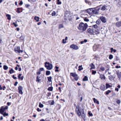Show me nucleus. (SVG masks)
Returning a JSON list of instances; mask_svg holds the SVG:
<instances>
[{
  "label": "nucleus",
  "instance_id": "a19ab883",
  "mask_svg": "<svg viewBox=\"0 0 121 121\" xmlns=\"http://www.w3.org/2000/svg\"><path fill=\"white\" fill-rule=\"evenodd\" d=\"M57 3L58 4H61V2L60 1V0H57Z\"/></svg>",
  "mask_w": 121,
  "mask_h": 121
},
{
  "label": "nucleus",
  "instance_id": "c9c22d12",
  "mask_svg": "<svg viewBox=\"0 0 121 121\" xmlns=\"http://www.w3.org/2000/svg\"><path fill=\"white\" fill-rule=\"evenodd\" d=\"M50 74V72L49 71H46V75H48Z\"/></svg>",
  "mask_w": 121,
  "mask_h": 121
},
{
  "label": "nucleus",
  "instance_id": "0eeeda50",
  "mask_svg": "<svg viewBox=\"0 0 121 121\" xmlns=\"http://www.w3.org/2000/svg\"><path fill=\"white\" fill-rule=\"evenodd\" d=\"M23 90V87L21 86H19L18 88V92L21 94H22L23 93L22 90Z\"/></svg>",
  "mask_w": 121,
  "mask_h": 121
},
{
  "label": "nucleus",
  "instance_id": "680f3d73",
  "mask_svg": "<svg viewBox=\"0 0 121 121\" xmlns=\"http://www.w3.org/2000/svg\"><path fill=\"white\" fill-rule=\"evenodd\" d=\"M12 77L14 79H17V78L16 77H15L14 75H13Z\"/></svg>",
  "mask_w": 121,
  "mask_h": 121
},
{
  "label": "nucleus",
  "instance_id": "473e14b6",
  "mask_svg": "<svg viewBox=\"0 0 121 121\" xmlns=\"http://www.w3.org/2000/svg\"><path fill=\"white\" fill-rule=\"evenodd\" d=\"M3 114H1L2 115H3V116H4V117H5L6 116H7L8 115V114L7 113H6L5 112H3Z\"/></svg>",
  "mask_w": 121,
  "mask_h": 121
},
{
  "label": "nucleus",
  "instance_id": "69168bd1",
  "mask_svg": "<svg viewBox=\"0 0 121 121\" xmlns=\"http://www.w3.org/2000/svg\"><path fill=\"white\" fill-rule=\"evenodd\" d=\"M18 82H16L14 83V85L15 86H16L17 85V84H18Z\"/></svg>",
  "mask_w": 121,
  "mask_h": 121
},
{
  "label": "nucleus",
  "instance_id": "f3484780",
  "mask_svg": "<svg viewBox=\"0 0 121 121\" xmlns=\"http://www.w3.org/2000/svg\"><path fill=\"white\" fill-rule=\"evenodd\" d=\"M100 88L101 90L104 91L105 88V86L104 85H101L100 86Z\"/></svg>",
  "mask_w": 121,
  "mask_h": 121
},
{
  "label": "nucleus",
  "instance_id": "6ab92c4d",
  "mask_svg": "<svg viewBox=\"0 0 121 121\" xmlns=\"http://www.w3.org/2000/svg\"><path fill=\"white\" fill-rule=\"evenodd\" d=\"M93 100L94 103H96L97 104H99V101L96 99L95 98H93Z\"/></svg>",
  "mask_w": 121,
  "mask_h": 121
},
{
  "label": "nucleus",
  "instance_id": "13d9d810",
  "mask_svg": "<svg viewBox=\"0 0 121 121\" xmlns=\"http://www.w3.org/2000/svg\"><path fill=\"white\" fill-rule=\"evenodd\" d=\"M53 16H57V14L55 11H53Z\"/></svg>",
  "mask_w": 121,
  "mask_h": 121
},
{
  "label": "nucleus",
  "instance_id": "72a5a7b5",
  "mask_svg": "<svg viewBox=\"0 0 121 121\" xmlns=\"http://www.w3.org/2000/svg\"><path fill=\"white\" fill-rule=\"evenodd\" d=\"M8 68V67L6 65H4L3 66V69L5 70H7Z\"/></svg>",
  "mask_w": 121,
  "mask_h": 121
},
{
  "label": "nucleus",
  "instance_id": "09e8293b",
  "mask_svg": "<svg viewBox=\"0 0 121 121\" xmlns=\"http://www.w3.org/2000/svg\"><path fill=\"white\" fill-rule=\"evenodd\" d=\"M21 75H22V74L21 73H20L18 74V79H20L21 77Z\"/></svg>",
  "mask_w": 121,
  "mask_h": 121
},
{
  "label": "nucleus",
  "instance_id": "bf43d9fd",
  "mask_svg": "<svg viewBox=\"0 0 121 121\" xmlns=\"http://www.w3.org/2000/svg\"><path fill=\"white\" fill-rule=\"evenodd\" d=\"M23 4V2L22 0L20 1L19 3V4L20 5H22V4Z\"/></svg>",
  "mask_w": 121,
  "mask_h": 121
},
{
  "label": "nucleus",
  "instance_id": "052dcab7",
  "mask_svg": "<svg viewBox=\"0 0 121 121\" xmlns=\"http://www.w3.org/2000/svg\"><path fill=\"white\" fill-rule=\"evenodd\" d=\"M74 79L75 80H76V81H77L78 79V78L77 77H74Z\"/></svg>",
  "mask_w": 121,
  "mask_h": 121
},
{
  "label": "nucleus",
  "instance_id": "9b49d317",
  "mask_svg": "<svg viewBox=\"0 0 121 121\" xmlns=\"http://www.w3.org/2000/svg\"><path fill=\"white\" fill-rule=\"evenodd\" d=\"M92 29L91 28H89L87 30V31L88 32L91 34L93 33V27H92Z\"/></svg>",
  "mask_w": 121,
  "mask_h": 121
},
{
  "label": "nucleus",
  "instance_id": "9d476101",
  "mask_svg": "<svg viewBox=\"0 0 121 121\" xmlns=\"http://www.w3.org/2000/svg\"><path fill=\"white\" fill-rule=\"evenodd\" d=\"M70 15V12L69 11H67L65 12V16L66 17H69Z\"/></svg>",
  "mask_w": 121,
  "mask_h": 121
},
{
  "label": "nucleus",
  "instance_id": "aec40b11",
  "mask_svg": "<svg viewBox=\"0 0 121 121\" xmlns=\"http://www.w3.org/2000/svg\"><path fill=\"white\" fill-rule=\"evenodd\" d=\"M39 17H38L35 16L34 17V19L36 21V22H38L39 21Z\"/></svg>",
  "mask_w": 121,
  "mask_h": 121
},
{
  "label": "nucleus",
  "instance_id": "79ce46f5",
  "mask_svg": "<svg viewBox=\"0 0 121 121\" xmlns=\"http://www.w3.org/2000/svg\"><path fill=\"white\" fill-rule=\"evenodd\" d=\"M84 21L86 22H88L89 21V20L86 17L84 18Z\"/></svg>",
  "mask_w": 121,
  "mask_h": 121
},
{
  "label": "nucleus",
  "instance_id": "b1692460",
  "mask_svg": "<svg viewBox=\"0 0 121 121\" xmlns=\"http://www.w3.org/2000/svg\"><path fill=\"white\" fill-rule=\"evenodd\" d=\"M117 5L118 7L121 6V0H118V1Z\"/></svg>",
  "mask_w": 121,
  "mask_h": 121
},
{
  "label": "nucleus",
  "instance_id": "de8ad7c7",
  "mask_svg": "<svg viewBox=\"0 0 121 121\" xmlns=\"http://www.w3.org/2000/svg\"><path fill=\"white\" fill-rule=\"evenodd\" d=\"M63 27V25L62 24H60L59 25V29H60L62 28Z\"/></svg>",
  "mask_w": 121,
  "mask_h": 121
},
{
  "label": "nucleus",
  "instance_id": "a211bd4d",
  "mask_svg": "<svg viewBox=\"0 0 121 121\" xmlns=\"http://www.w3.org/2000/svg\"><path fill=\"white\" fill-rule=\"evenodd\" d=\"M116 26L118 27L121 26V22H117L116 24Z\"/></svg>",
  "mask_w": 121,
  "mask_h": 121
},
{
  "label": "nucleus",
  "instance_id": "c85d7f7f",
  "mask_svg": "<svg viewBox=\"0 0 121 121\" xmlns=\"http://www.w3.org/2000/svg\"><path fill=\"white\" fill-rule=\"evenodd\" d=\"M111 86L110 85L106 83V88H108L111 87Z\"/></svg>",
  "mask_w": 121,
  "mask_h": 121
},
{
  "label": "nucleus",
  "instance_id": "37998d69",
  "mask_svg": "<svg viewBox=\"0 0 121 121\" xmlns=\"http://www.w3.org/2000/svg\"><path fill=\"white\" fill-rule=\"evenodd\" d=\"M109 59L110 60H111L113 58V56L112 55H110L109 56Z\"/></svg>",
  "mask_w": 121,
  "mask_h": 121
},
{
  "label": "nucleus",
  "instance_id": "7c9ffc66",
  "mask_svg": "<svg viewBox=\"0 0 121 121\" xmlns=\"http://www.w3.org/2000/svg\"><path fill=\"white\" fill-rule=\"evenodd\" d=\"M100 69L101 70V71H103L105 70V68L103 66H101L100 68Z\"/></svg>",
  "mask_w": 121,
  "mask_h": 121
},
{
  "label": "nucleus",
  "instance_id": "4468645a",
  "mask_svg": "<svg viewBox=\"0 0 121 121\" xmlns=\"http://www.w3.org/2000/svg\"><path fill=\"white\" fill-rule=\"evenodd\" d=\"M117 75L118 78L119 79H121V72H119L118 71L117 72Z\"/></svg>",
  "mask_w": 121,
  "mask_h": 121
},
{
  "label": "nucleus",
  "instance_id": "49530a36",
  "mask_svg": "<svg viewBox=\"0 0 121 121\" xmlns=\"http://www.w3.org/2000/svg\"><path fill=\"white\" fill-rule=\"evenodd\" d=\"M20 39L22 40H23L24 39V37L22 35L20 37Z\"/></svg>",
  "mask_w": 121,
  "mask_h": 121
},
{
  "label": "nucleus",
  "instance_id": "e433bc0d",
  "mask_svg": "<svg viewBox=\"0 0 121 121\" xmlns=\"http://www.w3.org/2000/svg\"><path fill=\"white\" fill-rule=\"evenodd\" d=\"M78 68H79V69L78 70L79 71H81V70H82L83 69V68H82V65H80V66H78Z\"/></svg>",
  "mask_w": 121,
  "mask_h": 121
},
{
  "label": "nucleus",
  "instance_id": "f8f14e48",
  "mask_svg": "<svg viewBox=\"0 0 121 121\" xmlns=\"http://www.w3.org/2000/svg\"><path fill=\"white\" fill-rule=\"evenodd\" d=\"M100 19L103 22L105 23L106 22V19L104 17H100Z\"/></svg>",
  "mask_w": 121,
  "mask_h": 121
},
{
  "label": "nucleus",
  "instance_id": "e2e57ef3",
  "mask_svg": "<svg viewBox=\"0 0 121 121\" xmlns=\"http://www.w3.org/2000/svg\"><path fill=\"white\" fill-rule=\"evenodd\" d=\"M106 69H107L109 70V66L108 65H107L106 67Z\"/></svg>",
  "mask_w": 121,
  "mask_h": 121
},
{
  "label": "nucleus",
  "instance_id": "423d86ee",
  "mask_svg": "<svg viewBox=\"0 0 121 121\" xmlns=\"http://www.w3.org/2000/svg\"><path fill=\"white\" fill-rule=\"evenodd\" d=\"M8 108V107L7 106H6L5 107L2 106L0 107V113L3 114V112H4L6 109H7Z\"/></svg>",
  "mask_w": 121,
  "mask_h": 121
},
{
  "label": "nucleus",
  "instance_id": "864d4df0",
  "mask_svg": "<svg viewBox=\"0 0 121 121\" xmlns=\"http://www.w3.org/2000/svg\"><path fill=\"white\" fill-rule=\"evenodd\" d=\"M117 103V104H119L120 103L121 101L120 100H117V101H116Z\"/></svg>",
  "mask_w": 121,
  "mask_h": 121
},
{
  "label": "nucleus",
  "instance_id": "dca6fc26",
  "mask_svg": "<svg viewBox=\"0 0 121 121\" xmlns=\"http://www.w3.org/2000/svg\"><path fill=\"white\" fill-rule=\"evenodd\" d=\"M20 49V47L19 46H17L16 48L15 49L14 51L16 52H18Z\"/></svg>",
  "mask_w": 121,
  "mask_h": 121
},
{
  "label": "nucleus",
  "instance_id": "0e129e2a",
  "mask_svg": "<svg viewBox=\"0 0 121 121\" xmlns=\"http://www.w3.org/2000/svg\"><path fill=\"white\" fill-rule=\"evenodd\" d=\"M37 111L38 112L41 111V109H40L39 108H38L37 109Z\"/></svg>",
  "mask_w": 121,
  "mask_h": 121
},
{
  "label": "nucleus",
  "instance_id": "412c9836",
  "mask_svg": "<svg viewBox=\"0 0 121 121\" xmlns=\"http://www.w3.org/2000/svg\"><path fill=\"white\" fill-rule=\"evenodd\" d=\"M61 108V106L59 104H57L55 107V108H56V109L58 110L60 109Z\"/></svg>",
  "mask_w": 121,
  "mask_h": 121
},
{
  "label": "nucleus",
  "instance_id": "cd10ccee",
  "mask_svg": "<svg viewBox=\"0 0 121 121\" xmlns=\"http://www.w3.org/2000/svg\"><path fill=\"white\" fill-rule=\"evenodd\" d=\"M88 80V78L87 76H85L83 79V80L84 81H87Z\"/></svg>",
  "mask_w": 121,
  "mask_h": 121
},
{
  "label": "nucleus",
  "instance_id": "f03ea898",
  "mask_svg": "<svg viewBox=\"0 0 121 121\" xmlns=\"http://www.w3.org/2000/svg\"><path fill=\"white\" fill-rule=\"evenodd\" d=\"M100 8L98 7L91 8L87 9V12L90 14H97L99 13V11L100 9Z\"/></svg>",
  "mask_w": 121,
  "mask_h": 121
},
{
  "label": "nucleus",
  "instance_id": "a18cd8bd",
  "mask_svg": "<svg viewBox=\"0 0 121 121\" xmlns=\"http://www.w3.org/2000/svg\"><path fill=\"white\" fill-rule=\"evenodd\" d=\"M48 103L50 104L51 105H53V100H52V101L51 102V101H48Z\"/></svg>",
  "mask_w": 121,
  "mask_h": 121
},
{
  "label": "nucleus",
  "instance_id": "8fccbe9b",
  "mask_svg": "<svg viewBox=\"0 0 121 121\" xmlns=\"http://www.w3.org/2000/svg\"><path fill=\"white\" fill-rule=\"evenodd\" d=\"M96 73V71H94V70H92V74H95Z\"/></svg>",
  "mask_w": 121,
  "mask_h": 121
},
{
  "label": "nucleus",
  "instance_id": "774afa93",
  "mask_svg": "<svg viewBox=\"0 0 121 121\" xmlns=\"http://www.w3.org/2000/svg\"><path fill=\"white\" fill-rule=\"evenodd\" d=\"M115 59H116L117 60H119L117 56H116Z\"/></svg>",
  "mask_w": 121,
  "mask_h": 121
},
{
  "label": "nucleus",
  "instance_id": "39448f33",
  "mask_svg": "<svg viewBox=\"0 0 121 121\" xmlns=\"http://www.w3.org/2000/svg\"><path fill=\"white\" fill-rule=\"evenodd\" d=\"M44 65L45 67L47 69L50 70L52 68V65L50 64L49 62H45Z\"/></svg>",
  "mask_w": 121,
  "mask_h": 121
},
{
  "label": "nucleus",
  "instance_id": "338daca9",
  "mask_svg": "<svg viewBox=\"0 0 121 121\" xmlns=\"http://www.w3.org/2000/svg\"><path fill=\"white\" fill-rule=\"evenodd\" d=\"M11 104V103L10 102H8L7 103V104L8 106H9Z\"/></svg>",
  "mask_w": 121,
  "mask_h": 121
},
{
  "label": "nucleus",
  "instance_id": "c03bdc74",
  "mask_svg": "<svg viewBox=\"0 0 121 121\" xmlns=\"http://www.w3.org/2000/svg\"><path fill=\"white\" fill-rule=\"evenodd\" d=\"M48 81L49 82H50L51 81V80L52 78V77L50 76L48 77Z\"/></svg>",
  "mask_w": 121,
  "mask_h": 121
},
{
  "label": "nucleus",
  "instance_id": "2f4dec72",
  "mask_svg": "<svg viewBox=\"0 0 121 121\" xmlns=\"http://www.w3.org/2000/svg\"><path fill=\"white\" fill-rule=\"evenodd\" d=\"M9 72L10 74H12L14 72V71L12 69L9 70Z\"/></svg>",
  "mask_w": 121,
  "mask_h": 121
},
{
  "label": "nucleus",
  "instance_id": "4d7b16f0",
  "mask_svg": "<svg viewBox=\"0 0 121 121\" xmlns=\"http://www.w3.org/2000/svg\"><path fill=\"white\" fill-rule=\"evenodd\" d=\"M30 6V5L29 4H26V5H25V7L26 8H28V7Z\"/></svg>",
  "mask_w": 121,
  "mask_h": 121
},
{
  "label": "nucleus",
  "instance_id": "58836bf2",
  "mask_svg": "<svg viewBox=\"0 0 121 121\" xmlns=\"http://www.w3.org/2000/svg\"><path fill=\"white\" fill-rule=\"evenodd\" d=\"M39 106L40 108H42L43 107V104H41V103L40 102L39 103Z\"/></svg>",
  "mask_w": 121,
  "mask_h": 121
},
{
  "label": "nucleus",
  "instance_id": "4c0bfd02",
  "mask_svg": "<svg viewBox=\"0 0 121 121\" xmlns=\"http://www.w3.org/2000/svg\"><path fill=\"white\" fill-rule=\"evenodd\" d=\"M53 87L52 86L49 87L48 89V91H52V90Z\"/></svg>",
  "mask_w": 121,
  "mask_h": 121
},
{
  "label": "nucleus",
  "instance_id": "7ed1b4c3",
  "mask_svg": "<svg viewBox=\"0 0 121 121\" xmlns=\"http://www.w3.org/2000/svg\"><path fill=\"white\" fill-rule=\"evenodd\" d=\"M88 26V25L86 23L84 24L82 22L79 24L78 29L82 31H84L86 30Z\"/></svg>",
  "mask_w": 121,
  "mask_h": 121
},
{
  "label": "nucleus",
  "instance_id": "5701e85b",
  "mask_svg": "<svg viewBox=\"0 0 121 121\" xmlns=\"http://www.w3.org/2000/svg\"><path fill=\"white\" fill-rule=\"evenodd\" d=\"M90 66L91 67V69H94L95 68V66L92 63L91 64Z\"/></svg>",
  "mask_w": 121,
  "mask_h": 121
},
{
  "label": "nucleus",
  "instance_id": "c756f323",
  "mask_svg": "<svg viewBox=\"0 0 121 121\" xmlns=\"http://www.w3.org/2000/svg\"><path fill=\"white\" fill-rule=\"evenodd\" d=\"M87 40L86 39H85L83 41H82L80 42V43L81 44H82L84 43H86L87 42Z\"/></svg>",
  "mask_w": 121,
  "mask_h": 121
},
{
  "label": "nucleus",
  "instance_id": "f257e3e1",
  "mask_svg": "<svg viewBox=\"0 0 121 121\" xmlns=\"http://www.w3.org/2000/svg\"><path fill=\"white\" fill-rule=\"evenodd\" d=\"M76 112L79 117L81 115L84 121L86 120L85 115V114L84 110L83 108H81L78 107H77L76 110Z\"/></svg>",
  "mask_w": 121,
  "mask_h": 121
},
{
  "label": "nucleus",
  "instance_id": "20e7f679",
  "mask_svg": "<svg viewBox=\"0 0 121 121\" xmlns=\"http://www.w3.org/2000/svg\"><path fill=\"white\" fill-rule=\"evenodd\" d=\"M92 27H93V34L94 33L96 34H99V30L97 29L98 26L96 25H93L92 26Z\"/></svg>",
  "mask_w": 121,
  "mask_h": 121
},
{
  "label": "nucleus",
  "instance_id": "603ef678",
  "mask_svg": "<svg viewBox=\"0 0 121 121\" xmlns=\"http://www.w3.org/2000/svg\"><path fill=\"white\" fill-rule=\"evenodd\" d=\"M44 70V68H40L39 70V71H41Z\"/></svg>",
  "mask_w": 121,
  "mask_h": 121
},
{
  "label": "nucleus",
  "instance_id": "bb28decb",
  "mask_svg": "<svg viewBox=\"0 0 121 121\" xmlns=\"http://www.w3.org/2000/svg\"><path fill=\"white\" fill-rule=\"evenodd\" d=\"M109 77V79L111 80L112 81V80L113 79V76L112 75H110V76H108Z\"/></svg>",
  "mask_w": 121,
  "mask_h": 121
},
{
  "label": "nucleus",
  "instance_id": "5fc2aeb1",
  "mask_svg": "<svg viewBox=\"0 0 121 121\" xmlns=\"http://www.w3.org/2000/svg\"><path fill=\"white\" fill-rule=\"evenodd\" d=\"M62 43H66V41L64 39H62Z\"/></svg>",
  "mask_w": 121,
  "mask_h": 121
},
{
  "label": "nucleus",
  "instance_id": "f704fd0d",
  "mask_svg": "<svg viewBox=\"0 0 121 121\" xmlns=\"http://www.w3.org/2000/svg\"><path fill=\"white\" fill-rule=\"evenodd\" d=\"M55 68L56 69L55 70V72H58L59 71V70H58V69H59L58 67L56 66Z\"/></svg>",
  "mask_w": 121,
  "mask_h": 121
},
{
  "label": "nucleus",
  "instance_id": "3c124183",
  "mask_svg": "<svg viewBox=\"0 0 121 121\" xmlns=\"http://www.w3.org/2000/svg\"><path fill=\"white\" fill-rule=\"evenodd\" d=\"M88 114L90 116H93L92 114V113H91L90 112H88Z\"/></svg>",
  "mask_w": 121,
  "mask_h": 121
},
{
  "label": "nucleus",
  "instance_id": "ea45409f",
  "mask_svg": "<svg viewBox=\"0 0 121 121\" xmlns=\"http://www.w3.org/2000/svg\"><path fill=\"white\" fill-rule=\"evenodd\" d=\"M111 91L110 90H108L107 91L105 92L106 94V95H108L111 92Z\"/></svg>",
  "mask_w": 121,
  "mask_h": 121
},
{
  "label": "nucleus",
  "instance_id": "1a4fd4ad",
  "mask_svg": "<svg viewBox=\"0 0 121 121\" xmlns=\"http://www.w3.org/2000/svg\"><path fill=\"white\" fill-rule=\"evenodd\" d=\"M42 79V77L41 76H37L36 80V81L39 82Z\"/></svg>",
  "mask_w": 121,
  "mask_h": 121
},
{
  "label": "nucleus",
  "instance_id": "2eb2a0df",
  "mask_svg": "<svg viewBox=\"0 0 121 121\" xmlns=\"http://www.w3.org/2000/svg\"><path fill=\"white\" fill-rule=\"evenodd\" d=\"M70 75L73 77L78 76L75 73H70Z\"/></svg>",
  "mask_w": 121,
  "mask_h": 121
},
{
  "label": "nucleus",
  "instance_id": "ddd939ff",
  "mask_svg": "<svg viewBox=\"0 0 121 121\" xmlns=\"http://www.w3.org/2000/svg\"><path fill=\"white\" fill-rule=\"evenodd\" d=\"M22 8H17L16 12L18 13L22 12Z\"/></svg>",
  "mask_w": 121,
  "mask_h": 121
},
{
  "label": "nucleus",
  "instance_id": "393cba45",
  "mask_svg": "<svg viewBox=\"0 0 121 121\" xmlns=\"http://www.w3.org/2000/svg\"><path fill=\"white\" fill-rule=\"evenodd\" d=\"M100 77L101 79H105V78L104 75L103 74H100Z\"/></svg>",
  "mask_w": 121,
  "mask_h": 121
},
{
  "label": "nucleus",
  "instance_id": "4be33fe9",
  "mask_svg": "<svg viewBox=\"0 0 121 121\" xmlns=\"http://www.w3.org/2000/svg\"><path fill=\"white\" fill-rule=\"evenodd\" d=\"M107 7V6L105 5L103 6L101 8V10L103 11L104 10L106 9Z\"/></svg>",
  "mask_w": 121,
  "mask_h": 121
},
{
  "label": "nucleus",
  "instance_id": "6e6552de",
  "mask_svg": "<svg viewBox=\"0 0 121 121\" xmlns=\"http://www.w3.org/2000/svg\"><path fill=\"white\" fill-rule=\"evenodd\" d=\"M70 47L76 50H77L78 49V47L77 45L74 44L71 45L70 46Z\"/></svg>",
  "mask_w": 121,
  "mask_h": 121
},
{
  "label": "nucleus",
  "instance_id": "6e6d98bb",
  "mask_svg": "<svg viewBox=\"0 0 121 121\" xmlns=\"http://www.w3.org/2000/svg\"><path fill=\"white\" fill-rule=\"evenodd\" d=\"M13 24L14 25V26L15 27H16L18 26V25L16 24V23L13 22Z\"/></svg>",
  "mask_w": 121,
  "mask_h": 121
},
{
  "label": "nucleus",
  "instance_id": "a878e982",
  "mask_svg": "<svg viewBox=\"0 0 121 121\" xmlns=\"http://www.w3.org/2000/svg\"><path fill=\"white\" fill-rule=\"evenodd\" d=\"M6 16L7 17V19L8 20H10L11 19V16L9 14H7L6 15Z\"/></svg>",
  "mask_w": 121,
  "mask_h": 121
}]
</instances>
